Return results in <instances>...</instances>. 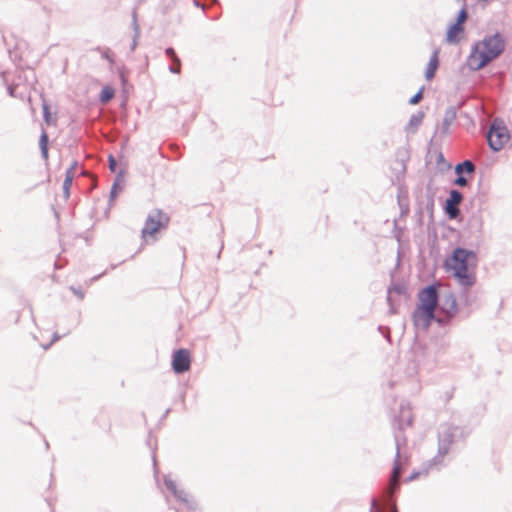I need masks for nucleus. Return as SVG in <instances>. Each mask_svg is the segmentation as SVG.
Returning <instances> with one entry per match:
<instances>
[{
	"label": "nucleus",
	"instance_id": "nucleus-36",
	"mask_svg": "<svg viewBox=\"0 0 512 512\" xmlns=\"http://www.w3.org/2000/svg\"><path fill=\"white\" fill-rule=\"evenodd\" d=\"M108 163H109V169L112 172H115L116 171V167H117V161H116V159H115V157L113 155H109Z\"/></svg>",
	"mask_w": 512,
	"mask_h": 512
},
{
	"label": "nucleus",
	"instance_id": "nucleus-48",
	"mask_svg": "<svg viewBox=\"0 0 512 512\" xmlns=\"http://www.w3.org/2000/svg\"><path fill=\"white\" fill-rule=\"evenodd\" d=\"M55 268H59L57 262L54 263Z\"/></svg>",
	"mask_w": 512,
	"mask_h": 512
},
{
	"label": "nucleus",
	"instance_id": "nucleus-10",
	"mask_svg": "<svg viewBox=\"0 0 512 512\" xmlns=\"http://www.w3.org/2000/svg\"><path fill=\"white\" fill-rule=\"evenodd\" d=\"M463 200V194L457 190L452 189L449 196L445 200L444 210L450 219H456L460 214L459 204Z\"/></svg>",
	"mask_w": 512,
	"mask_h": 512
},
{
	"label": "nucleus",
	"instance_id": "nucleus-26",
	"mask_svg": "<svg viewBox=\"0 0 512 512\" xmlns=\"http://www.w3.org/2000/svg\"><path fill=\"white\" fill-rule=\"evenodd\" d=\"M183 504L188 512H200L198 502L192 496H190Z\"/></svg>",
	"mask_w": 512,
	"mask_h": 512
},
{
	"label": "nucleus",
	"instance_id": "nucleus-7",
	"mask_svg": "<svg viewBox=\"0 0 512 512\" xmlns=\"http://www.w3.org/2000/svg\"><path fill=\"white\" fill-rule=\"evenodd\" d=\"M475 256L476 254L474 251L457 247L453 250L451 257L445 260L446 269L454 270L468 267L469 258Z\"/></svg>",
	"mask_w": 512,
	"mask_h": 512
},
{
	"label": "nucleus",
	"instance_id": "nucleus-41",
	"mask_svg": "<svg viewBox=\"0 0 512 512\" xmlns=\"http://www.w3.org/2000/svg\"><path fill=\"white\" fill-rule=\"evenodd\" d=\"M378 330H379L383 335H385V336H386V338H387L388 340H390L389 335H386V334H385L386 332H387V333L389 332V329H388L387 327L379 326V327H378Z\"/></svg>",
	"mask_w": 512,
	"mask_h": 512
},
{
	"label": "nucleus",
	"instance_id": "nucleus-29",
	"mask_svg": "<svg viewBox=\"0 0 512 512\" xmlns=\"http://www.w3.org/2000/svg\"><path fill=\"white\" fill-rule=\"evenodd\" d=\"M423 90L424 88H420L419 91L417 93H415L410 99H409V104L411 105H416L418 104L422 98H423Z\"/></svg>",
	"mask_w": 512,
	"mask_h": 512
},
{
	"label": "nucleus",
	"instance_id": "nucleus-13",
	"mask_svg": "<svg viewBox=\"0 0 512 512\" xmlns=\"http://www.w3.org/2000/svg\"><path fill=\"white\" fill-rule=\"evenodd\" d=\"M453 276L463 287H472L476 282L475 274L469 272L468 267L454 269Z\"/></svg>",
	"mask_w": 512,
	"mask_h": 512
},
{
	"label": "nucleus",
	"instance_id": "nucleus-40",
	"mask_svg": "<svg viewBox=\"0 0 512 512\" xmlns=\"http://www.w3.org/2000/svg\"><path fill=\"white\" fill-rule=\"evenodd\" d=\"M77 166H78V162L73 161L72 164L70 165V167L66 170V172H70L71 174L74 175V170L76 169Z\"/></svg>",
	"mask_w": 512,
	"mask_h": 512
},
{
	"label": "nucleus",
	"instance_id": "nucleus-28",
	"mask_svg": "<svg viewBox=\"0 0 512 512\" xmlns=\"http://www.w3.org/2000/svg\"><path fill=\"white\" fill-rule=\"evenodd\" d=\"M165 55L172 61V62H175V63H180V58L177 56L174 48L172 47H168L165 49Z\"/></svg>",
	"mask_w": 512,
	"mask_h": 512
},
{
	"label": "nucleus",
	"instance_id": "nucleus-8",
	"mask_svg": "<svg viewBox=\"0 0 512 512\" xmlns=\"http://www.w3.org/2000/svg\"><path fill=\"white\" fill-rule=\"evenodd\" d=\"M394 440H395V445H396V454H395V459H394V463H393L391 476L389 479V485L393 491H396L399 489V486H400L399 477L402 472L400 444H401V440L405 441V438L402 435H400V433L396 432L394 434Z\"/></svg>",
	"mask_w": 512,
	"mask_h": 512
},
{
	"label": "nucleus",
	"instance_id": "nucleus-33",
	"mask_svg": "<svg viewBox=\"0 0 512 512\" xmlns=\"http://www.w3.org/2000/svg\"><path fill=\"white\" fill-rule=\"evenodd\" d=\"M118 187H119V183H118V180L116 179V181L113 183V185L111 187L110 201H113L115 199V197L117 196Z\"/></svg>",
	"mask_w": 512,
	"mask_h": 512
},
{
	"label": "nucleus",
	"instance_id": "nucleus-42",
	"mask_svg": "<svg viewBox=\"0 0 512 512\" xmlns=\"http://www.w3.org/2000/svg\"><path fill=\"white\" fill-rule=\"evenodd\" d=\"M41 156L43 157V159L47 160L48 159V147H45V148H41Z\"/></svg>",
	"mask_w": 512,
	"mask_h": 512
},
{
	"label": "nucleus",
	"instance_id": "nucleus-30",
	"mask_svg": "<svg viewBox=\"0 0 512 512\" xmlns=\"http://www.w3.org/2000/svg\"><path fill=\"white\" fill-rule=\"evenodd\" d=\"M456 178L453 180V184L459 187H465L468 185V180L463 174H456Z\"/></svg>",
	"mask_w": 512,
	"mask_h": 512
},
{
	"label": "nucleus",
	"instance_id": "nucleus-12",
	"mask_svg": "<svg viewBox=\"0 0 512 512\" xmlns=\"http://www.w3.org/2000/svg\"><path fill=\"white\" fill-rule=\"evenodd\" d=\"M413 323L417 328H422L423 330H427L431 325L432 321H436L438 317L435 316V313H427L425 310L416 308L412 315Z\"/></svg>",
	"mask_w": 512,
	"mask_h": 512
},
{
	"label": "nucleus",
	"instance_id": "nucleus-47",
	"mask_svg": "<svg viewBox=\"0 0 512 512\" xmlns=\"http://www.w3.org/2000/svg\"><path fill=\"white\" fill-rule=\"evenodd\" d=\"M1 76L3 77V81H4V83H6V82H7V80H6V78H5V72H2V73H1Z\"/></svg>",
	"mask_w": 512,
	"mask_h": 512
},
{
	"label": "nucleus",
	"instance_id": "nucleus-49",
	"mask_svg": "<svg viewBox=\"0 0 512 512\" xmlns=\"http://www.w3.org/2000/svg\"><path fill=\"white\" fill-rule=\"evenodd\" d=\"M174 512H178V510H175Z\"/></svg>",
	"mask_w": 512,
	"mask_h": 512
},
{
	"label": "nucleus",
	"instance_id": "nucleus-4",
	"mask_svg": "<svg viewBox=\"0 0 512 512\" xmlns=\"http://www.w3.org/2000/svg\"><path fill=\"white\" fill-rule=\"evenodd\" d=\"M420 305L418 308L425 310L427 313H435V309L439 304L440 295L437 284H430L418 293Z\"/></svg>",
	"mask_w": 512,
	"mask_h": 512
},
{
	"label": "nucleus",
	"instance_id": "nucleus-37",
	"mask_svg": "<svg viewBox=\"0 0 512 512\" xmlns=\"http://www.w3.org/2000/svg\"><path fill=\"white\" fill-rule=\"evenodd\" d=\"M43 116L46 123L50 122V112L47 104H43Z\"/></svg>",
	"mask_w": 512,
	"mask_h": 512
},
{
	"label": "nucleus",
	"instance_id": "nucleus-44",
	"mask_svg": "<svg viewBox=\"0 0 512 512\" xmlns=\"http://www.w3.org/2000/svg\"><path fill=\"white\" fill-rule=\"evenodd\" d=\"M103 274H104V273H101V274H99V275H97V276H94V277L91 279V281H94V280L99 279Z\"/></svg>",
	"mask_w": 512,
	"mask_h": 512
},
{
	"label": "nucleus",
	"instance_id": "nucleus-14",
	"mask_svg": "<svg viewBox=\"0 0 512 512\" xmlns=\"http://www.w3.org/2000/svg\"><path fill=\"white\" fill-rule=\"evenodd\" d=\"M164 485L181 503H184L190 497L184 489H178L176 483L170 478V476L164 477Z\"/></svg>",
	"mask_w": 512,
	"mask_h": 512
},
{
	"label": "nucleus",
	"instance_id": "nucleus-46",
	"mask_svg": "<svg viewBox=\"0 0 512 512\" xmlns=\"http://www.w3.org/2000/svg\"><path fill=\"white\" fill-rule=\"evenodd\" d=\"M170 412V409L168 408L165 412H164V415H163V418H165Z\"/></svg>",
	"mask_w": 512,
	"mask_h": 512
},
{
	"label": "nucleus",
	"instance_id": "nucleus-5",
	"mask_svg": "<svg viewBox=\"0 0 512 512\" xmlns=\"http://www.w3.org/2000/svg\"><path fill=\"white\" fill-rule=\"evenodd\" d=\"M169 218L159 209H155L151 211L145 221V225L142 229V236L146 235H154L161 228H164L168 225Z\"/></svg>",
	"mask_w": 512,
	"mask_h": 512
},
{
	"label": "nucleus",
	"instance_id": "nucleus-22",
	"mask_svg": "<svg viewBox=\"0 0 512 512\" xmlns=\"http://www.w3.org/2000/svg\"><path fill=\"white\" fill-rule=\"evenodd\" d=\"M115 95V90L110 86H105L102 88L100 94H99V100L102 103H108Z\"/></svg>",
	"mask_w": 512,
	"mask_h": 512
},
{
	"label": "nucleus",
	"instance_id": "nucleus-6",
	"mask_svg": "<svg viewBox=\"0 0 512 512\" xmlns=\"http://www.w3.org/2000/svg\"><path fill=\"white\" fill-rule=\"evenodd\" d=\"M440 301L439 310L444 313V317H438L436 322L440 325H445L449 323L453 317H455L458 312V306L456 297L452 292L444 293L441 296Z\"/></svg>",
	"mask_w": 512,
	"mask_h": 512
},
{
	"label": "nucleus",
	"instance_id": "nucleus-9",
	"mask_svg": "<svg viewBox=\"0 0 512 512\" xmlns=\"http://www.w3.org/2000/svg\"><path fill=\"white\" fill-rule=\"evenodd\" d=\"M191 367V356L189 350L180 348L172 355V369L176 374H183Z\"/></svg>",
	"mask_w": 512,
	"mask_h": 512
},
{
	"label": "nucleus",
	"instance_id": "nucleus-19",
	"mask_svg": "<svg viewBox=\"0 0 512 512\" xmlns=\"http://www.w3.org/2000/svg\"><path fill=\"white\" fill-rule=\"evenodd\" d=\"M424 113L422 111H418L410 116L409 122L406 126V130L408 132H415L417 128L421 125L424 119Z\"/></svg>",
	"mask_w": 512,
	"mask_h": 512
},
{
	"label": "nucleus",
	"instance_id": "nucleus-23",
	"mask_svg": "<svg viewBox=\"0 0 512 512\" xmlns=\"http://www.w3.org/2000/svg\"><path fill=\"white\" fill-rule=\"evenodd\" d=\"M132 26H133V30H134V37H133V41H132V45H131V50H134L136 48V45H137V38L140 35L139 25H138V22H137V12H136V10H134L133 13H132Z\"/></svg>",
	"mask_w": 512,
	"mask_h": 512
},
{
	"label": "nucleus",
	"instance_id": "nucleus-24",
	"mask_svg": "<svg viewBox=\"0 0 512 512\" xmlns=\"http://www.w3.org/2000/svg\"><path fill=\"white\" fill-rule=\"evenodd\" d=\"M73 182V174L70 172L65 173V179L63 181V194L65 199H68L70 196V187Z\"/></svg>",
	"mask_w": 512,
	"mask_h": 512
},
{
	"label": "nucleus",
	"instance_id": "nucleus-1",
	"mask_svg": "<svg viewBox=\"0 0 512 512\" xmlns=\"http://www.w3.org/2000/svg\"><path fill=\"white\" fill-rule=\"evenodd\" d=\"M466 437L462 427L450 423L441 424L438 428V452L429 460V466H442L444 457L450 452L451 447Z\"/></svg>",
	"mask_w": 512,
	"mask_h": 512
},
{
	"label": "nucleus",
	"instance_id": "nucleus-27",
	"mask_svg": "<svg viewBox=\"0 0 512 512\" xmlns=\"http://www.w3.org/2000/svg\"><path fill=\"white\" fill-rule=\"evenodd\" d=\"M392 292H395L398 295H402L406 292V288L402 284H393L392 286H390L388 288V297H387L388 302H390V300H391L390 294Z\"/></svg>",
	"mask_w": 512,
	"mask_h": 512
},
{
	"label": "nucleus",
	"instance_id": "nucleus-39",
	"mask_svg": "<svg viewBox=\"0 0 512 512\" xmlns=\"http://www.w3.org/2000/svg\"><path fill=\"white\" fill-rule=\"evenodd\" d=\"M15 90H16V87L12 86V85H7V93L11 96V97H15Z\"/></svg>",
	"mask_w": 512,
	"mask_h": 512
},
{
	"label": "nucleus",
	"instance_id": "nucleus-2",
	"mask_svg": "<svg viewBox=\"0 0 512 512\" xmlns=\"http://www.w3.org/2000/svg\"><path fill=\"white\" fill-rule=\"evenodd\" d=\"M474 44L478 45V49H480L481 54L484 56L483 61H488L489 63L497 59L506 48L505 38L499 32L486 35L481 41Z\"/></svg>",
	"mask_w": 512,
	"mask_h": 512
},
{
	"label": "nucleus",
	"instance_id": "nucleus-25",
	"mask_svg": "<svg viewBox=\"0 0 512 512\" xmlns=\"http://www.w3.org/2000/svg\"><path fill=\"white\" fill-rule=\"evenodd\" d=\"M467 19H468V11H467L466 5H463V7L459 10V12L457 14L455 24H458V25L464 27V24Z\"/></svg>",
	"mask_w": 512,
	"mask_h": 512
},
{
	"label": "nucleus",
	"instance_id": "nucleus-18",
	"mask_svg": "<svg viewBox=\"0 0 512 512\" xmlns=\"http://www.w3.org/2000/svg\"><path fill=\"white\" fill-rule=\"evenodd\" d=\"M457 117V109L454 106H450L445 110L443 122H442V132L448 133L450 125L455 121Z\"/></svg>",
	"mask_w": 512,
	"mask_h": 512
},
{
	"label": "nucleus",
	"instance_id": "nucleus-11",
	"mask_svg": "<svg viewBox=\"0 0 512 512\" xmlns=\"http://www.w3.org/2000/svg\"><path fill=\"white\" fill-rule=\"evenodd\" d=\"M484 56L481 54L480 49H478V45H473L471 48V52L466 60V65L471 71H479L489 64L488 61H483Z\"/></svg>",
	"mask_w": 512,
	"mask_h": 512
},
{
	"label": "nucleus",
	"instance_id": "nucleus-35",
	"mask_svg": "<svg viewBox=\"0 0 512 512\" xmlns=\"http://www.w3.org/2000/svg\"><path fill=\"white\" fill-rule=\"evenodd\" d=\"M168 69L171 73L179 74L181 72V62L179 64L172 62Z\"/></svg>",
	"mask_w": 512,
	"mask_h": 512
},
{
	"label": "nucleus",
	"instance_id": "nucleus-38",
	"mask_svg": "<svg viewBox=\"0 0 512 512\" xmlns=\"http://www.w3.org/2000/svg\"><path fill=\"white\" fill-rule=\"evenodd\" d=\"M376 505H377V500L375 498H372L369 512H374ZM392 512H398L395 505L393 506Z\"/></svg>",
	"mask_w": 512,
	"mask_h": 512
},
{
	"label": "nucleus",
	"instance_id": "nucleus-20",
	"mask_svg": "<svg viewBox=\"0 0 512 512\" xmlns=\"http://www.w3.org/2000/svg\"><path fill=\"white\" fill-rule=\"evenodd\" d=\"M475 170L476 166L471 160H464L455 166V174H472Z\"/></svg>",
	"mask_w": 512,
	"mask_h": 512
},
{
	"label": "nucleus",
	"instance_id": "nucleus-16",
	"mask_svg": "<svg viewBox=\"0 0 512 512\" xmlns=\"http://www.w3.org/2000/svg\"><path fill=\"white\" fill-rule=\"evenodd\" d=\"M464 32V27L458 24H451L446 32V41L450 44H458L460 42L459 35Z\"/></svg>",
	"mask_w": 512,
	"mask_h": 512
},
{
	"label": "nucleus",
	"instance_id": "nucleus-21",
	"mask_svg": "<svg viewBox=\"0 0 512 512\" xmlns=\"http://www.w3.org/2000/svg\"><path fill=\"white\" fill-rule=\"evenodd\" d=\"M440 466H429V461L423 463L422 468L418 471H413L410 476L406 479V482H411L417 479L420 475H427L429 471L433 468L439 469Z\"/></svg>",
	"mask_w": 512,
	"mask_h": 512
},
{
	"label": "nucleus",
	"instance_id": "nucleus-3",
	"mask_svg": "<svg viewBox=\"0 0 512 512\" xmlns=\"http://www.w3.org/2000/svg\"><path fill=\"white\" fill-rule=\"evenodd\" d=\"M486 137L490 149L495 152L500 151L510 139V133L504 120L501 118L493 119Z\"/></svg>",
	"mask_w": 512,
	"mask_h": 512
},
{
	"label": "nucleus",
	"instance_id": "nucleus-45",
	"mask_svg": "<svg viewBox=\"0 0 512 512\" xmlns=\"http://www.w3.org/2000/svg\"><path fill=\"white\" fill-rule=\"evenodd\" d=\"M438 160H439V161L444 160V157H443V154H442V153H440V154H439V156H438Z\"/></svg>",
	"mask_w": 512,
	"mask_h": 512
},
{
	"label": "nucleus",
	"instance_id": "nucleus-31",
	"mask_svg": "<svg viewBox=\"0 0 512 512\" xmlns=\"http://www.w3.org/2000/svg\"><path fill=\"white\" fill-rule=\"evenodd\" d=\"M48 143H49L48 134L46 133V131H43L42 134L40 135V139H39L40 149L48 147Z\"/></svg>",
	"mask_w": 512,
	"mask_h": 512
},
{
	"label": "nucleus",
	"instance_id": "nucleus-32",
	"mask_svg": "<svg viewBox=\"0 0 512 512\" xmlns=\"http://www.w3.org/2000/svg\"><path fill=\"white\" fill-rule=\"evenodd\" d=\"M69 332H66L63 334V336L67 335ZM62 338V335H59L57 332H54L53 335H52V341L48 344H45V345H42V347L47 350L51 347L52 343L60 340Z\"/></svg>",
	"mask_w": 512,
	"mask_h": 512
},
{
	"label": "nucleus",
	"instance_id": "nucleus-43",
	"mask_svg": "<svg viewBox=\"0 0 512 512\" xmlns=\"http://www.w3.org/2000/svg\"><path fill=\"white\" fill-rule=\"evenodd\" d=\"M103 57H104L105 59L109 60L110 62H112V61H113V60H112V58L109 56L108 52H105V53L103 54Z\"/></svg>",
	"mask_w": 512,
	"mask_h": 512
},
{
	"label": "nucleus",
	"instance_id": "nucleus-17",
	"mask_svg": "<svg viewBox=\"0 0 512 512\" xmlns=\"http://www.w3.org/2000/svg\"><path fill=\"white\" fill-rule=\"evenodd\" d=\"M439 66L438 50L433 51L425 71V78L431 80Z\"/></svg>",
	"mask_w": 512,
	"mask_h": 512
},
{
	"label": "nucleus",
	"instance_id": "nucleus-15",
	"mask_svg": "<svg viewBox=\"0 0 512 512\" xmlns=\"http://www.w3.org/2000/svg\"><path fill=\"white\" fill-rule=\"evenodd\" d=\"M413 418L411 414V409L408 404L400 405V414L397 419V425L399 430H403L405 427H409L412 425Z\"/></svg>",
	"mask_w": 512,
	"mask_h": 512
},
{
	"label": "nucleus",
	"instance_id": "nucleus-34",
	"mask_svg": "<svg viewBox=\"0 0 512 512\" xmlns=\"http://www.w3.org/2000/svg\"><path fill=\"white\" fill-rule=\"evenodd\" d=\"M70 290L76 295L80 300L84 298V291L80 287L71 286Z\"/></svg>",
	"mask_w": 512,
	"mask_h": 512
}]
</instances>
